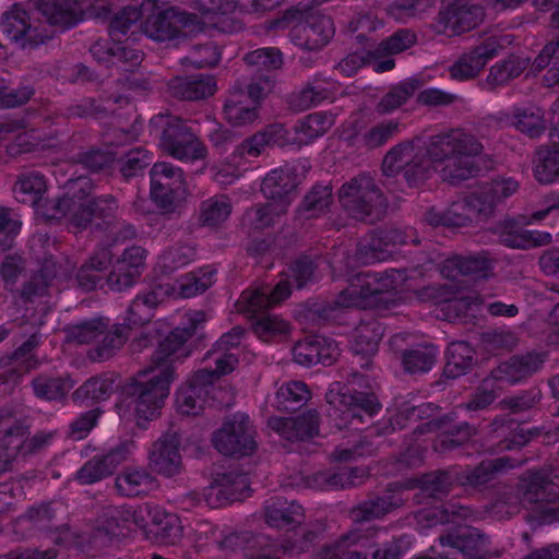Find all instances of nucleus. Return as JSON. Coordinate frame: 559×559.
<instances>
[{
  "instance_id": "63",
  "label": "nucleus",
  "mask_w": 559,
  "mask_h": 559,
  "mask_svg": "<svg viewBox=\"0 0 559 559\" xmlns=\"http://www.w3.org/2000/svg\"><path fill=\"white\" fill-rule=\"evenodd\" d=\"M551 241V235L538 230H511L500 234V242L512 249H530L547 245Z\"/></svg>"
},
{
  "instance_id": "55",
  "label": "nucleus",
  "mask_w": 559,
  "mask_h": 559,
  "mask_svg": "<svg viewBox=\"0 0 559 559\" xmlns=\"http://www.w3.org/2000/svg\"><path fill=\"white\" fill-rule=\"evenodd\" d=\"M474 349L464 341L452 342L447 350L444 372L450 378L466 373L474 364Z\"/></svg>"
},
{
  "instance_id": "62",
  "label": "nucleus",
  "mask_w": 559,
  "mask_h": 559,
  "mask_svg": "<svg viewBox=\"0 0 559 559\" xmlns=\"http://www.w3.org/2000/svg\"><path fill=\"white\" fill-rule=\"evenodd\" d=\"M253 333L265 343L274 342L289 334L287 321L276 314L262 313L252 324Z\"/></svg>"
},
{
  "instance_id": "25",
  "label": "nucleus",
  "mask_w": 559,
  "mask_h": 559,
  "mask_svg": "<svg viewBox=\"0 0 559 559\" xmlns=\"http://www.w3.org/2000/svg\"><path fill=\"white\" fill-rule=\"evenodd\" d=\"M496 260L488 251H479L465 255L455 254L445 259L441 273L444 277L455 278L457 275H474L488 278L492 275Z\"/></svg>"
},
{
  "instance_id": "11",
  "label": "nucleus",
  "mask_w": 559,
  "mask_h": 559,
  "mask_svg": "<svg viewBox=\"0 0 559 559\" xmlns=\"http://www.w3.org/2000/svg\"><path fill=\"white\" fill-rule=\"evenodd\" d=\"M359 39L364 51L348 55L337 66V70L345 76L355 75L367 63H373V70L378 73L390 71L395 62L388 57L400 53L416 43V37H385L378 44H371L369 37Z\"/></svg>"
},
{
  "instance_id": "50",
  "label": "nucleus",
  "mask_w": 559,
  "mask_h": 559,
  "mask_svg": "<svg viewBox=\"0 0 559 559\" xmlns=\"http://www.w3.org/2000/svg\"><path fill=\"white\" fill-rule=\"evenodd\" d=\"M419 522L426 520L427 526H435L445 523H457L475 519L474 511L466 506L448 503L442 508L425 509L418 512Z\"/></svg>"
},
{
  "instance_id": "24",
  "label": "nucleus",
  "mask_w": 559,
  "mask_h": 559,
  "mask_svg": "<svg viewBox=\"0 0 559 559\" xmlns=\"http://www.w3.org/2000/svg\"><path fill=\"white\" fill-rule=\"evenodd\" d=\"M267 425L288 441H302L319 435L320 416L316 409H309L296 417H271Z\"/></svg>"
},
{
  "instance_id": "23",
  "label": "nucleus",
  "mask_w": 559,
  "mask_h": 559,
  "mask_svg": "<svg viewBox=\"0 0 559 559\" xmlns=\"http://www.w3.org/2000/svg\"><path fill=\"white\" fill-rule=\"evenodd\" d=\"M484 8L478 4H443L437 17L436 32L451 31L461 35L475 29L484 21Z\"/></svg>"
},
{
  "instance_id": "54",
  "label": "nucleus",
  "mask_w": 559,
  "mask_h": 559,
  "mask_svg": "<svg viewBox=\"0 0 559 559\" xmlns=\"http://www.w3.org/2000/svg\"><path fill=\"white\" fill-rule=\"evenodd\" d=\"M310 395L306 383L301 381H289L277 389L273 405L278 411H296L310 399Z\"/></svg>"
},
{
  "instance_id": "6",
  "label": "nucleus",
  "mask_w": 559,
  "mask_h": 559,
  "mask_svg": "<svg viewBox=\"0 0 559 559\" xmlns=\"http://www.w3.org/2000/svg\"><path fill=\"white\" fill-rule=\"evenodd\" d=\"M368 379L353 372L347 383L333 382L325 400L329 404L328 417L335 428L342 430L354 419L362 423L364 416L373 417L381 409V403L372 392L359 391L358 388H368Z\"/></svg>"
},
{
  "instance_id": "57",
  "label": "nucleus",
  "mask_w": 559,
  "mask_h": 559,
  "mask_svg": "<svg viewBox=\"0 0 559 559\" xmlns=\"http://www.w3.org/2000/svg\"><path fill=\"white\" fill-rule=\"evenodd\" d=\"M332 204V189L328 185H316L305 195L298 213L305 219H311L324 214Z\"/></svg>"
},
{
  "instance_id": "35",
  "label": "nucleus",
  "mask_w": 559,
  "mask_h": 559,
  "mask_svg": "<svg viewBox=\"0 0 559 559\" xmlns=\"http://www.w3.org/2000/svg\"><path fill=\"white\" fill-rule=\"evenodd\" d=\"M264 519L271 527L284 528L300 524L304 520V509L295 501L272 497L264 502Z\"/></svg>"
},
{
  "instance_id": "61",
  "label": "nucleus",
  "mask_w": 559,
  "mask_h": 559,
  "mask_svg": "<svg viewBox=\"0 0 559 559\" xmlns=\"http://www.w3.org/2000/svg\"><path fill=\"white\" fill-rule=\"evenodd\" d=\"M115 382L116 379L114 374L104 373L88 379L74 394L78 399L86 402L105 401L114 393Z\"/></svg>"
},
{
  "instance_id": "8",
  "label": "nucleus",
  "mask_w": 559,
  "mask_h": 559,
  "mask_svg": "<svg viewBox=\"0 0 559 559\" xmlns=\"http://www.w3.org/2000/svg\"><path fill=\"white\" fill-rule=\"evenodd\" d=\"M338 201L353 218L376 223L388 210V199L370 174H359L344 182L338 190Z\"/></svg>"
},
{
  "instance_id": "60",
  "label": "nucleus",
  "mask_w": 559,
  "mask_h": 559,
  "mask_svg": "<svg viewBox=\"0 0 559 559\" xmlns=\"http://www.w3.org/2000/svg\"><path fill=\"white\" fill-rule=\"evenodd\" d=\"M328 85V81L314 76L312 83L293 96L292 105L299 111L320 105L331 97V88Z\"/></svg>"
},
{
  "instance_id": "15",
  "label": "nucleus",
  "mask_w": 559,
  "mask_h": 559,
  "mask_svg": "<svg viewBox=\"0 0 559 559\" xmlns=\"http://www.w3.org/2000/svg\"><path fill=\"white\" fill-rule=\"evenodd\" d=\"M135 449L133 441H123L97 453L87 460L73 475V479L82 485H93L109 476L124 463Z\"/></svg>"
},
{
  "instance_id": "58",
  "label": "nucleus",
  "mask_w": 559,
  "mask_h": 559,
  "mask_svg": "<svg viewBox=\"0 0 559 559\" xmlns=\"http://www.w3.org/2000/svg\"><path fill=\"white\" fill-rule=\"evenodd\" d=\"M206 359L213 360L215 369L211 370L207 368L199 369L195 371V379L214 384V382L221 377L231 372L238 365V357L236 353H227L226 350H216L212 347L206 354Z\"/></svg>"
},
{
  "instance_id": "27",
  "label": "nucleus",
  "mask_w": 559,
  "mask_h": 559,
  "mask_svg": "<svg viewBox=\"0 0 559 559\" xmlns=\"http://www.w3.org/2000/svg\"><path fill=\"white\" fill-rule=\"evenodd\" d=\"M179 444L180 440L176 433L160 437L148 451L150 467L166 477L178 475L182 469Z\"/></svg>"
},
{
  "instance_id": "52",
  "label": "nucleus",
  "mask_w": 559,
  "mask_h": 559,
  "mask_svg": "<svg viewBox=\"0 0 559 559\" xmlns=\"http://www.w3.org/2000/svg\"><path fill=\"white\" fill-rule=\"evenodd\" d=\"M233 205L225 194H216L201 202L199 222L203 226L217 227L225 223L231 214Z\"/></svg>"
},
{
  "instance_id": "16",
  "label": "nucleus",
  "mask_w": 559,
  "mask_h": 559,
  "mask_svg": "<svg viewBox=\"0 0 559 559\" xmlns=\"http://www.w3.org/2000/svg\"><path fill=\"white\" fill-rule=\"evenodd\" d=\"M547 358L548 353L546 350H531L525 354L513 355L501 361L490 373L498 381V388H503L504 384L514 385L538 372Z\"/></svg>"
},
{
  "instance_id": "36",
  "label": "nucleus",
  "mask_w": 559,
  "mask_h": 559,
  "mask_svg": "<svg viewBox=\"0 0 559 559\" xmlns=\"http://www.w3.org/2000/svg\"><path fill=\"white\" fill-rule=\"evenodd\" d=\"M210 5L202 10V15L195 14L200 20L205 22V32L211 28H217L222 33H239L243 31V24L227 16L233 12L236 3L235 0H209Z\"/></svg>"
},
{
  "instance_id": "44",
  "label": "nucleus",
  "mask_w": 559,
  "mask_h": 559,
  "mask_svg": "<svg viewBox=\"0 0 559 559\" xmlns=\"http://www.w3.org/2000/svg\"><path fill=\"white\" fill-rule=\"evenodd\" d=\"M216 271L204 266L178 278L173 287V294L181 298H192L204 293L215 282Z\"/></svg>"
},
{
  "instance_id": "13",
  "label": "nucleus",
  "mask_w": 559,
  "mask_h": 559,
  "mask_svg": "<svg viewBox=\"0 0 559 559\" xmlns=\"http://www.w3.org/2000/svg\"><path fill=\"white\" fill-rule=\"evenodd\" d=\"M151 197L164 213L176 212L180 197L186 192L183 171L167 162L155 163L150 171Z\"/></svg>"
},
{
  "instance_id": "5",
  "label": "nucleus",
  "mask_w": 559,
  "mask_h": 559,
  "mask_svg": "<svg viewBox=\"0 0 559 559\" xmlns=\"http://www.w3.org/2000/svg\"><path fill=\"white\" fill-rule=\"evenodd\" d=\"M345 276H348V286L334 300L335 308L340 309L388 307L406 281L405 272L401 270L359 272L350 276L346 271Z\"/></svg>"
},
{
  "instance_id": "47",
  "label": "nucleus",
  "mask_w": 559,
  "mask_h": 559,
  "mask_svg": "<svg viewBox=\"0 0 559 559\" xmlns=\"http://www.w3.org/2000/svg\"><path fill=\"white\" fill-rule=\"evenodd\" d=\"M334 124V118L331 114L318 111L308 115L299 120L295 127L297 145H307L313 140L322 136Z\"/></svg>"
},
{
  "instance_id": "17",
  "label": "nucleus",
  "mask_w": 559,
  "mask_h": 559,
  "mask_svg": "<svg viewBox=\"0 0 559 559\" xmlns=\"http://www.w3.org/2000/svg\"><path fill=\"white\" fill-rule=\"evenodd\" d=\"M499 37H487L480 44L462 53L450 67V76L457 81L476 78L486 64L497 57L504 48Z\"/></svg>"
},
{
  "instance_id": "56",
  "label": "nucleus",
  "mask_w": 559,
  "mask_h": 559,
  "mask_svg": "<svg viewBox=\"0 0 559 559\" xmlns=\"http://www.w3.org/2000/svg\"><path fill=\"white\" fill-rule=\"evenodd\" d=\"M152 523L156 526V535L160 543L166 545L177 544L182 536L180 520L175 513L166 512L159 507L152 508L150 512Z\"/></svg>"
},
{
  "instance_id": "64",
  "label": "nucleus",
  "mask_w": 559,
  "mask_h": 559,
  "mask_svg": "<svg viewBox=\"0 0 559 559\" xmlns=\"http://www.w3.org/2000/svg\"><path fill=\"white\" fill-rule=\"evenodd\" d=\"M32 386L38 399L59 401L70 392L73 385L69 379L38 376L33 380Z\"/></svg>"
},
{
  "instance_id": "42",
  "label": "nucleus",
  "mask_w": 559,
  "mask_h": 559,
  "mask_svg": "<svg viewBox=\"0 0 559 559\" xmlns=\"http://www.w3.org/2000/svg\"><path fill=\"white\" fill-rule=\"evenodd\" d=\"M533 176L542 185L559 181V147L540 145L532 159Z\"/></svg>"
},
{
  "instance_id": "46",
  "label": "nucleus",
  "mask_w": 559,
  "mask_h": 559,
  "mask_svg": "<svg viewBox=\"0 0 559 559\" xmlns=\"http://www.w3.org/2000/svg\"><path fill=\"white\" fill-rule=\"evenodd\" d=\"M259 106L250 100L242 92L231 94L224 105L225 119L235 127H242L254 122Z\"/></svg>"
},
{
  "instance_id": "21",
  "label": "nucleus",
  "mask_w": 559,
  "mask_h": 559,
  "mask_svg": "<svg viewBox=\"0 0 559 559\" xmlns=\"http://www.w3.org/2000/svg\"><path fill=\"white\" fill-rule=\"evenodd\" d=\"M298 31L312 33L314 35H333L335 27L331 16L319 13L308 12L296 8L287 10L278 20L271 23L269 29Z\"/></svg>"
},
{
  "instance_id": "59",
  "label": "nucleus",
  "mask_w": 559,
  "mask_h": 559,
  "mask_svg": "<svg viewBox=\"0 0 559 559\" xmlns=\"http://www.w3.org/2000/svg\"><path fill=\"white\" fill-rule=\"evenodd\" d=\"M531 58L511 55L507 59L496 62L490 69L487 82L490 85H504L520 76L528 67Z\"/></svg>"
},
{
  "instance_id": "29",
  "label": "nucleus",
  "mask_w": 559,
  "mask_h": 559,
  "mask_svg": "<svg viewBox=\"0 0 559 559\" xmlns=\"http://www.w3.org/2000/svg\"><path fill=\"white\" fill-rule=\"evenodd\" d=\"M340 355L336 343L323 336H308L293 347L294 361L304 367L331 365Z\"/></svg>"
},
{
  "instance_id": "10",
  "label": "nucleus",
  "mask_w": 559,
  "mask_h": 559,
  "mask_svg": "<svg viewBox=\"0 0 559 559\" xmlns=\"http://www.w3.org/2000/svg\"><path fill=\"white\" fill-rule=\"evenodd\" d=\"M380 530L374 525H358L336 545L329 559H401L404 555L400 539L379 546L376 542Z\"/></svg>"
},
{
  "instance_id": "33",
  "label": "nucleus",
  "mask_w": 559,
  "mask_h": 559,
  "mask_svg": "<svg viewBox=\"0 0 559 559\" xmlns=\"http://www.w3.org/2000/svg\"><path fill=\"white\" fill-rule=\"evenodd\" d=\"M504 119L519 132L531 139H537L546 131L544 111L536 106H513L511 112H500Z\"/></svg>"
},
{
  "instance_id": "3",
  "label": "nucleus",
  "mask_w": 559,
  "mask_h": 559,
  "mask_svg": "<svg viewBox=\"0 0 559 559\" xmlns=\"http://www.w3.org/2000/svg\"><path fill=\"white\" fill-rule=\"evenodd\" d=\"M141 19H143L142 29L145 35H180L185 29L189 32L206 29L205 22L195 13L163 0H143L139 7H124L111 20L110 29L124 34Z\"/></svg>"
},
{
  "instance_id": "26",
  "label": "nucleus",
  "mask_w": 559,
  "mask_h": 559,
  "mask_svg": "<svg viewBox=\"0 0 559 559\" xmlns=\"http://www.w3.org/2000/svg\"><path fill=\"white\" fill-rule=\"evenodd\" d=\"M519 188L520 182L515 178L498 176L474 190L473 193L479 204L478 211L481 212L485 221L493 215L501 203L515 194Z\"/></svg>"
},
{
  "instance_id": "2",
  "label": "nucleus",
  "mask_w": 559,
  "mask_h": 559,
  "mask_svg": "<svg viewBox=\"0 0 559 559\" xmlns=\"http://www.w3.org/2000/svg\"><path fill=\"white\" fill-rule=\"evenodd\" d=\"M205 319V313L199 310L182 313L180 324L159 343L152 365L136 372L127 383L124 391L131 399L139 426L141 420H153L160 414L175 379L173 364L190 355L186 342Z\"/></svg>"
},
{
  "instance_id": "14",
  "label": "nucleus",
  "mask_w": 559,
  "mask_h": 559,
  "mask_svg": "<svg viewBox=\"0 0 559 559\" xmlns=\"http://www.w3.org/2000/svg\"><path fill=\"white\" fill-rule=\"evenodd\" d=\"M75 270L76 263L66 257L46 258L39 271L24 286L22 296L32 300L37 296L50 295L52 290L60 292L73 280Z\"/></svg>"
},
{
  "instance_id": "37",
  "label": "nucleus",
  "mask_w": 559,
  "mask_h": 559,
  "mask_svg": "<svg viewBox=\"0 0 559 559\" xmlns=\"http://www.w3.org/2000/svg\"><path fill=\"white\" fill-rule=\"evenodd\" d=\"M526 460H518L511 456H501L483 461L473 469H467L459 476L461 485L479 486L491 480L497 473L507 472L522 466Z\"/></svg>"
},
{
  "instance_id": "9",
  "label": "nucleus",
  "mask_w": 559,
  "mask_h": 559,
  "mask_svg": "<svg viewBox=\"0 0 559 559\" xmlns=\"http://www.w3.org/2000/svg\"><path fill=\"white\" fill-rule=\"evenodd\" d=\"M522 499L534 508V515L540 525L559 521V486L551 479L546 469L531 468L524 472L518 484Z\"/></svg>"
},
{
  "instance_id": "18",
  "label": "nucleus",
  "mask_w": 559,
  "mask_h": 559,
  "mask_svg": "<svg viewBox=\"0 0 559 559\" xmlns=\"http://www.w3.org/2000/svg\"><path fill=\"white\" fill-rule=\"evenodd\" d=\"M479 204L473 191L462 199L453 201L447 209L430 207L425 213V222L430 226L438 227H462L474 219L485 221L481 212L478 211Z\"/></svg>"
},
{
  "instance_id": "19",
  "label": "nucleus",
  "mask_w": 559,
  "mask_h": 559,
  "mask_svg": "<svg viewBox=\"0 0 559 559\" xmlns=\"http://www.w3.org/2000/svg\"><path fill=\"white\" fill-rule=\"evenodd\" d=\"M147 254V250L142 246L127 247L107 277L109 288L114 292H123L133 287L145 269Z\"/></svg>"
},
{
  "instance_id": "7",
  "label": "nucleus",
  "mask_w": 559,
  "mask_h": 559,
  "mask_svg": "<svg viewBox=\"0 0 559 559\" xmlns=\"http://www.w3.org/2000/svg\"><path fill=\"white\" fill-rule=\"evenodd\" d=\"M150 133L159 139L160 148L175 159L192 163L204 159L207 155L205 145L178 116H154L150 120Z\"/></svg>"
},
{
  "instance_id": "40",
  "label": "nucleus",
  "mask_w": 559,
  "mask_h": 559,
  "mask_svg": "<svg viewBox=\"0 0 559 559\" xmlns=\"http://www.w3.org/2000/svg\"><path fill=\"white\" fill-rule=\"evenodd\" d=\"M154 485V477L144 467H127L115 479V488L122 497L146 495Z\"/></svg>"
},
{
  "instance_id": "30",
  "label": "nucleus",
  "mask_w": 559,
  "mask_h": 559,
  "mask_svg": "<svg viewBox=\"0 0 559 559\" xmlns=\"http://www.w3.org/2000/svg\"><path fill=\"white\" fill-rule=\"evenodd\" d=\"M404 488L401 485H390L386 492L376 499L365 501L353 509V519L364 523L381 519L394 509L400 508L407 500L404 497ZM362 525V524H360ZM364 526H366L364 524Z\"/></svg>"
},
{
  "instance_id": "39",
  "label": "nucleus",
  "mask_w": 559,
  "mask_h": 559,
  "mask_svg": "<svg viewBox=\"0 0 559 559\" xmlns=\"http://www.w3.org/2000/svg\"><path fill=\"white\" fill-rule=\"evenodd\" d=\"M296 188V176L288 168L271 170L262 181L261 191L267 200L287 202V207L293 200Z\"/></svg>"
},
{
  "instance_id": "28",
  "label": "nucleus",
  "mask_w": 559,
  "mask_h": 559,
  "mask_svg": "<svg viewBox=\"0 0 559 559\" xmlns=\"http://www.w3.org/2000/svg\"><path fill=\"white\" fill-rule=\"evenodd\" d=\"M28 3L49 25L61 29H68L83 20V10L75 0H29Z\"/></svg>"
},
{
  "instance_id": "49",
  "label": "nucleus",
  "mask_w": 559,
  "mask_h": 559,
  "mask_svg": "<svg viewBox=\"0 0 559 559\" xmlns=\"http://www.w3.org/2000/svg\"><path fill=\"white\" fill-rule=\"evenodd\" d=\"M401 132V123L395 119H388L372 124L354 138V144L373 150L386 144Z\"/></svg>"
},
{
  "instance_id": "43",
  "label": "nucleus",
  "mask_w": 559,
  "mask_h": 559,
  "mask_svg": "<svg viewBox=\"0 0 559 559\" xmlns=\"http://www.w3.org/2000/svg\"><path fill=\"white\" fill-rule=\"evenodd\" d=\"M391 255V250L386 249L379 230L371 231L359 239L356 246V252L353 258H346V266L353 261L356 264H371L385 261Z\"/></svg>"
},
{
  "instance_id": "41",
  "label": "nucleus",
  "mask_w": 559,
  "mask_h": 559,
  "mask_svg": "<svg viewBox=\"0 0 559 559\" xmlns=\"http://www.w3.org/2000/svg\"><path fill=\"white\" fill-rule=\"evenodd\" d=\"M459 483V475L454 471H436L425 474L409 481V488H418L424 497L440 499L448 495Z\"/></svg>"
},
{
  "instance_id": "12",
  "label": "nucleus",
  "mask_w": 559,
  "mask_h": 559,
  "mask_svg": "<svg viewBox=\"0 0 559 559\" xmlns=\"http://www.w3.org/2000/svg\"><path fill=\"white\" fill-rule=\"evenodd\" d=\"M214 448L224 455L247 456L257 447L255 430L245 413H236L213 435Z\"/></svg>"
},
{
  "instance_id": "45",
  "label": "nucleus",
  "mask_w": 559,
  "mask_h": 559,
  "mask_svg": "<svg viewBox=\"0 0 559 559\" xmlns=\"http://www.w3.org/2000/svg\"><path fill=\"white\" fill-rule=\"evenodd\" d=\"M383 334L384 328L379 321L374 319L362 320L354 331L352 350L356 355H374Z\"/></svg>"
},
{
  "instance_id": "22",
  "label": "nucleus",
  "mask_w": 559,
  "mask_h": 559,
  "mask_svg": "<svg viewBox=\"0 0 559 559\" xmlns=\"http://www.w3.org/2000/svg\"><path fill=\"white\" fill-rule=\"evenodd\" d=\"M290 286L289 280H281L272 289L269 286H263L242 292L235 305L236 310L257 319L265 309L288 298L292 293Z\"/></svg>"
},
{
  "instance_id": "53",
  "label": "nucleus",
  "mask_w": 559,
  "mask_h": 559,
  "mask_svg": "<svg viewBox=\"0 0 559 559\" xmlns=\"http://www.w3.org/2000/svg\"><path fill=\"white\" fill-rule=\"evenodd\" d=\"M287 211V202L269 200L258 204L245 213V223L253 229H264L275 224L276 219Z\"/></svg>"
},
{
  "instance_id": "32",
  "label": "nucleus",
  "mask_w": 559,
  "mask_h": 559,
  "mask_svg": "<svg viewBox=\"0 0 559 559\" xmlns=\"http://www.w3.org/2000/svg\"><path fill=\"white\" fill-rule=\"evenodd\" d=\"M166 294H168V289H164L160 285L139 293L127 310L124 324L131 330L133 326H142L148 323Z\"/></svg>"
},
{
  "instance_id": "4",
  "label": "nucleus",
  "mask_w": 559,
  "mask_h": 559,
  "mask_svg": "<svg viewBox=\"0 0 559 559\" xmlns=\"http://www.w3.org/2000/svg\"><path fill=\"white\" fill-rule=\"evenodd\" d=\"M93 186L88 177L79 176L67 181L63 197L49 203L46 215L49 219H66L70 226L87 227L93 218H111L118 210L117 200L110 194L90 199Z\"/></svg>"
},
{
  "instance_id": "1",
  "label": "nucleus",
  "mask_w": 559,
  "mask_h": 559,
  "mask_svg": "<svg viewBox=\"0 0 559 559\" xmlns=\"http://www.w3.org/2000/svg\"><path fill=\"white\" fill-rule=\"evenodd\" d=\"M480 140L464 128H450L430 135L393 146L384 156V175L393 176L403 170L413 187L427 179L431 170L443 181L459 183L479 171L477 158L483 154Z\"/></svg>"
},
{
  "instance_id": "34",
  "label": "nucleus",
  "mask_w": 559,
  "mask_h": 559,
  "mask_svg": "<svg viewBox=\"0 0 559 559\" xmlns=\"http://www.w3.org/2000/svg\"><path fill=\"white\" fill-rule=\"evenodd\" d=\"M213 385L195 379V372L183 383L176 394V407L182 415H198L204 408Z\"/></svg>"
},
{
  "instance_id": "38",
  "label": "nucleus",
  "mask_w": 559,
  "mask_h": 559,
  "mask_svg": "<svg viewBox=\"0 0 559 559\" xmlns=\"http://www.w3.org/2000/svg\"><path fill=\"white\" fill-rule=\"evenodd\" d=\"M169 86L174 96L186 100L203 99L216 92L214 76L205 74L176 78L171 80Z\"/></svg>"
},
{
  "instance_id": "20",
  "label": "nucleus",
  "mask_w": 559,
  "mask_h": 559,
  "mask_svg": "<svg viewBox=\"0 0 559 559\" xmlns=\"http://www.w3.org/2000/svg\"><path fill=\"white\" fill-rule=\"evenodd\" d=\"M440 544L443 547L450 548L443 558H448L450 555L455 554L473 559L499 557L498 551H489L488 538L480 534L477 528L471 526L460 527L455 533H449L440 536Z\"/></svg>"
},
{
  "instance_id": "31",
  "label": "nucleus",
  "mask_w": 559,
  "mask_h": 559,
  "mask_svg": "<svg viewBox=\"0 0 559 559\" xmlns=\"http://www.w3.org/2000/svg\"><path fill=\"white\" fill-rule=\"evenodd\" d=\"M394 431V426L390 419L379 420L367 429L366 435L350 448L337 447L332 453L335 462H348L360 456L373 455L380 445V442L371 440L373 437H382Z\"/></svg>"
},
{
  "instance_id": "51",
  "label": "nucleus",
  "mask_w": 559,
  "mask_h": 559,
  "mask_svg": "<svg viewBox=\"0 0 559 559\" xmlns=\"http://www.w3.org/2000/svg\"><path fill=\"white\" fill-rule=\"evenodd\" d=\"M0 29L7 35H27V33L40 31L39 23L33 21L29 13L20 3H14L2 13Z\"/></svg>"
},
{
  "instance_id": "48",
  "label": "nucleus",
  "mask_w": 559,
  "mask_h": 559,
  "mask_svg": "<svg viewBox=\"0 0 559 559\" xmlns=\"http://www.w3.org/2000/svg\"><path fill=\"white\" fill-rule=\"evenodd\" d=\"M439 349L432 344H423L402 353V366L409 374L427 373L435 366Z\"/></svg>"
}]
</instances>
